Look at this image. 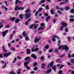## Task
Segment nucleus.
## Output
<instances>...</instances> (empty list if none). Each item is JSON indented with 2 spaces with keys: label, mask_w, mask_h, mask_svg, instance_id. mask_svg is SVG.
Segmentation results:
<instances>
[{
  "label": "nucleus",
  "mask_w": 74,
  "mask_h": 74,
  "mask_svg": "<svg viewBox=\"0 0 74 74\" xmlns=\"http://www.w3.org/2000/svg\"><path fill=\"white\" fill-rule=\"evenodd\" d=\"M18 3H21V1H19V0H16L15 1L16 4H18Z\"/></svg>",
  "instance_id": "nucleus-12"
},
{
  "label": "nucleus",
  "mask_w": 74,
  "mask_h": 74,
  "mask_svg": "<svg viewBox=\"0 0 74 74\" xmlns=\"http://www.w3.org/2000/svg\"><path fill=\"white\" fill-rule=\"evenodd\" d=\"M49 45H47L45 47V48H46V49H48V48H49Z\"/></svg>",
  "instance_id": "nucleus-42"
},
{
  "label": "nucleus",
  "mask_w": 74,
  "mask_h": 74,
  "mask_svg": "<svg viewBox=\"0 0 74 74\" xmlns=\"http://www.w3.org/2000/svg\"><path fill=\"white\" fill-rule=\"evenodd\" d=\"M37 63H36V62H35L34 63V66H37Z\"/></svg>",
  "instance_id": "nucleus-57"
},
{
  "label": "nucleus",
  "mask_w": 74,
  "mask_h": 74,
  "mask_svg": "<svg viewBox=\"0 0 74 74\" xmlns=\"http://www.w3.org/2000/svg\"><path fill=\"white\" fill-rule=\"evenodd\" d=\"M53 49H51L49 50V53L52 52H53Z\"/></svg>",
  "instance_id": "nucleus-35"
},
{
  "label": "nucleus",
  "mask_w": 74,
  "mask_h": 74,
  "mask_svg": "<svg viewBox=\"0 0 74 74\" xmlns=\"http://www.w3.org/2000/svg\"><path fill=\"white\" fill-rule=\"evenodd\" d=\"M0 58H3V54H0Z\"/></svg>",
  "instance_id": "nucleus-55"
},
{
  "label": "nucleus",
  "mask_w": 74,
  "mask_h": 74,
  "mask_svg": "<svg viewBox=\"0 0 74 74\" xmlns=\"http://www.w3.org/2000/svg\"><path fill=\"white\" fill-rule=\"evenodd\" d=\"M39 26V25L37 24H36H36H34V27L35 29H36L37 28V26Z\"/></svg>",
  "instance_id": "nucleus-16"
},
{
  "label": "nucleus",
  "mask_w": 74,
  "mask_h": 74,
  "mask_svg": "<svg viewBox=\"0 0 74 74\" xmlns=\"http://www.w3.org/2000/svg\"><path fill=\"white\" fill-rule=\"evenodd\" d=\"M11 50H12V51H15V49L13 48V47H12L11 48Z\"/></svg>",
  "instance_id": "nucleus-60"
},
{
  "label": "nucleus",
  "mask_w": 74,
  "mask_h": 74,
  "mask_svg": "<svg viewBox=\"0 0 74 74\" xmlns=\"http://www.w3.org/2000/svg\"><path fill=\"white\" fill-rule=\"evenodd\" d=\"M42 10V8H40L38 10V11L39 12H41V11Z\"/></svg>",
  "instance_id": "nucleus-20"
},
{
  "label": "nucleus",
  "mask_w": 74,
  "mask_h": 74,
  "mask_svg": "<svg viewBox=\"0 0 74 74\" xmlns=\"http://www.w3.org/2000/svg\"><path fill=\"white\" fill-rule=\"evenodd\" d=\"M23 14H21L20 15L19 17L20 19H23Z\"/></svg>",
  "instance_id": "nucleus-27"
},
{
  "label": "nucleus",
  "mask_w": 74,
  "mask_h": 74,
  "mask_svg": "<svg viewBox=\"0 0 74 74\" xmlns=\"http://www.w3.org/2000/svg\"><path fill=\"white\" fill-rule=\"evenodd\" d=\"M53 70L54 71H56V66L55 65H54L53 67Z\"/></svg>",
  "instance_id": "nucleus-24"
},
{
  "label": "nucleus",
  "mask_w": 74,
  "mask_h": 74,
  "mask_svg": "<svg viewBox=\"0 0 74 74\" xmlns=\"http://www.w3.org/2000/svg\"><path fill=\"white\" fill-rule=\"evenodd\" d=\"M25 37L26 41H28V40H29V37L27 36V35Z\"/></svg>",
  "instance_id": "nucleus-14"
},
{
  "label": "nucleus",
  "mask_w": 74,
  "mask_h": 74,
  "mask_svg": "<svg viewBox=\"0 0 74 74\" xmlns=\"http://www.w3.org/2000/svg\"><path fill=\"white\" fill-rule=\"evenodd\" d=\"M31 57L33 58L34 59H37V57L36 56V55L34 54H32Z\"/></svg>",
  "instance_id": "nucleus-9"
},
{
  "label": "nucleus",
  "mask_w": 74,
  "mask_h": 74,
  "mask_svg": "<svg viewBox=\"0 0 74 74\" xmlns=\"http://www.w3.org/2000/svg\"><path fill=\"white\" fill-rule=\"evenodd\" d=\"M62 48V50L65 49V51H68L69 50V47L67 45H65L64 46L61 45L58 48L59 50H60L61 48Z\"/></svg>",
  "instance_id": "nucleus-2"
},
{
  "label": "nucleus",
  "mask_w": 74,
  "mask_h": 74,
  "mask_svg": "<svg viewBox=\"0 0 74 74\" xmlns=\"http://www.w3.org/2000/svg\"><path fill=\"white\" fill-rule=\"evenodd\" d=\"M64 66V65H61L60 67V69H62V67H63Z\"/></svg>",
  "instance_id": "nucleus-45"
},
{
  "label": "nucleus",
  "mask_w": 74,
  "mask_h": 74,
  "mask_svg": "<svg viewBox=\"0 0 74 74\" xmlns=\"http://www.w3.org/2000/svg\"><path fill=\"white\" fill-rule=\"evenodd\" d=\"M38 11H37L36 13L35 14V16H37V14H38Z\"/></svg>",
  "instance_id": "nucleus-49"
},
{
  "label": "nucleus",
  "mask_w": 74,
  "mask_h": 74,
  "mask_svg": "<svg viewBox=\"0 0 74 74\" xmlns=\"http://www.w3.org/2000/svg\"><path fill=\"white\" fill-rule=\"evenodd\" d=\"M51 13L52 14H54V11H53V10H51Z\"/></svg>",
  "instance_id": "nucleus-30"
},
{
  "label": "nucleus",
  "mask_w": 74,
  "mask_h": 74,
  "mask_svg": "<svg viewBox=\"0 0 74 74\" xmlns=\"http://www.w3.org/2000/svg\"><path fill=\"white\" fill-rule=\"evenodd\" d=\"M45 27H40L38 28V30H42L44 29V28H45Z\"/></svg>",
  "instance_id": "nucleus-10"
},
{
  "label": "nucleus",
  "mask_w": 74,
  "mask_h": 74,
  "mask_svg": "<svg viewBox=\"0 0 74 74\" xmlns=\"http://www.w3.org/2000/svg\"><path fill=\"white\" fill-rule=\"evenodd\" d=\"M68 57L69 58H70L71 57V55H70V53L68 54Z\"/></svg>",
  "instance_id": "nucleus-63"
},
{
  "label": "nucleus",
  "mask_w": 74,
  "mask_h": 74,
  "mask_svg": "<svg viewBox=\"0 0 74 74\" xmlns=\"http://www.w3.org/2000/svg\"><path fill=\"white\" fill-rule=\"evenodd\" d=\"M52 40L53 41H56V40L55 38H54L53 37L52 38Z\"/></svg>",
  "instance_id": "nucleus-46"
},
{
  "label": "nucleus",
  "mask_w": 74,
  "mask_h": 74,
  "mask_svg": "<svg viewBox=\"0 0 74 74\" xmlns=\"http://www.w3.org/2000/svg\"><path fill=\"white\" fill-rule=\"evenodd\" d=\"M19 21V18H17V19H16L15 21V23H18Z\"/></svg>",
  "instance_id": "nucleus-22"
},
{
  "label": "nucleus",
  "mask_w": 74,
  "mask_h": 74,
  "mask_svg": "<svg viewBox=\"0 0 74 74\" xmlns=\"http://www.w3.org/2000/svg\"><path fill=\"white\" fill-rule=\"evenodd\" d=\"M26 68L27 69H30V67L28 66H27L26 67Z\"/></svg>",
  "instance_id": "nucleus-62"
},
{
  "label": "nucleus",
  "mask_w": 74,
  "mask_h": 74,
  "mask_svg": "<svg viewBox=\"0 0 74 74\" xmlns=\"http://www.w3.org/2000/svg\"><path fill=\"white\" fill-rule=\"evenodd\" d=\"M67 64L68 66H70V65H71V63H70L69 62H67Z\"/></svg>",
  "instance_id": "nucleus-56"
},
{
  "label": "nucleus",
  "mask_w": 74,
  "mask_h": 74,
  "mask_svg": "<svg viewBox=\"0 0 74 74\" xmlns=\"http://www.w3.org/2000/svg\"><path fill=\"white\" fill-rule=\"evenodd\" d=\"M13 36H14L13 34H11L10 36V39H11V38H12V37H13Z\"/></svg>",
  "instance_id": "nucleus-36"
},
{
  "label": "nucleus",
  "mask_w": 74,
  "mask_h": 74,
  "mask_svg": "<svg viewBox=\"0 0 74 74\" xmlns=\"http://www.w3.org/2000/svg\"><path fill=\"white\" fill-rule=\"evenodd\" d=\"M9 74H16V73L14 72V71H12L10 72Z\"/></svg>",
  "instance_id": "nucleus-23"
},
{
  "label": "nucleus",
  "mask_w": 74,
  "mask_h": 74,
  "mask_svg": "<svg viewBox=\"0 0 74 74\" xmlns=\"http://www.w3.org/2000/svg\"><path fill=\"white\" fill-rule=\"evenodd\" d=\"M25 60H29L30 61V57H27L25 59Z\"/></svg>",
  "instance_id": "nucleus-18"
},
{
  "label": "nucleus",
  "mask_w": 74,
  "mask_h": 74,
  "mask_svg": "<svg viewBox=\"0 0 74 74\" xmlns=\"http://www.w3.org/2000/svg\"><path fill=\"white\" fill-rule=\"evenodd\" d=\"M51 69H50L49 70H48V71H47L46 72L47 74H48L49 73H50L51 72Z\"/></svg>",
  "instance_id": "nucleus-29"
},
{
  "label": "nucleus",
  "mask_w": 74,
  "mask_h": 74,
  "mask_svg": "<svg viewBox=\"0 0 74 74\" xmlns=\"http://www.w3.org/2000/svg\"><path fill=\"white\" fill-rule=\"evenodd\" d=\"M38 55H41V53H42V51H39L38 52Z\"/></svg>",
  "instance_id": "nucleus-44"
},
{
  "label": "nucleus",
  "mask_w": 74,
  "mask_h": 74,
  "mask_svg": "<svg viewBox=\"0 0 74 74\" xmlns=\"http://www.w3.org/2000/svg\"><path fill=\"white\" fill-rule=\"evenodd\" d=\"M41 39V37H40L39 38H38V37H36L35 38V39L34 40V42L35 43H36L38 41H40V40Z\"/></svg>",
  "instance_id": "nucleus-3"
},
{
  "label": "nucleus",
  "mask_w": 74,
  "mask_h": 74,
  "mask_svg": "<svg viewBox=\"0 0 74 74\" xmlns=\"http://www.w3.org/2000/svg\"><path fill=\"white\" fill-rule=\"evenodd\" d=\"M65 31L66 32H68V28H66L65 29Z\"/></svg>",
  "instance_id": "nucleus-61"
},
{
  "label": "nucleus",
  "mask_w": 74,
  "mask_h": 74,
  "mask_svg": "<svg viewBox=\"0 0 74 74\" xmlns=\"http://www.w3.org/2000/svg\"><path fill=\"white\" fill-rule=\"evenodd\" d=\"M25 19H27L28 18H29V17H30L31 16V14H29V13H26L25 15Z\"/></svg>",
  "instance_id": "nucleus-4"
},
{
  "label": "nucleus",
  "mask_w": 74,
  "mask_h": 74,
  "mask_svg": "<svg viewBox=\"0 0 74 74\" xmlns=\"http://www.w3.org/2000/svg\"><path fill=\"white\" fill-rule=\"evenodd\" d=\"M11 54V52L8 53H6L5 54H3V55H4V57L7 58V56H8L10 55Z\"/></svg>",
  "instance_id": "nucleus-6"
},
{
  "label": "nucleus",
  "mask_w": 74,
  "mask_h": 74,
  "mask_svg": "<svg viewBox=\"0 0 74 74\" xmlns=\"http://www.w3.org/2000/svg\"><path fill=\"white\" fill-rule=\"evenodd\" d=\"M45 9L46 10H49V6H48V5H47L45 8Z\"/></svg>",
  "instance_id": "nucleus-33"
},
{
  "label": "nucleus",
  "mask_w": 74,
  "mask_h": 74,
  "mask_svg": "<svg viewBox=\"0 0 74 74\" xmlns=\"http://www.w3.org/2000/svg\"><path fill=\"white\" fill-rule=\"evenodd\" d=\"M71 56L72 58L74 57V54H72V55Z\"/></svg>",
  "instance_id": "nucleus-64"
},
{
  "label": "nucleus",
  "mask_w": 74,
  "mask_h": 74,
  "mask_svg": "<svg viewBox=\"0 0 74 74\" xmlns=\"http://www.w3.org/2000/svg\"><path fill=\"white\" fill-rule=\"evenodd\" d=\"M40 25L41 27L44 26H45V24L43 23H40Z\"/></svg>",
  "instance_id": "nucleus-40"
},
{
  "label": "nucleus",
  "mask_w": 74,
  "mask_h": 74,
  "mask_svg": "<svg viewBox=\"0 0 74 74\" xmlns=\"http://www.w3.org/2000/svg\"><path fill=\"white\" fill-rule=\"evenodd\" d=\"M44 57H42L40 59L42 61H44Z\"/></svg>",
  "instance_id": "nucleus-47"
},
{
  "label": "nucleus",
  "mask_w": 74,
  "mask_h": 74,
  "mask_svg": "<svg viewBox=\"0 0 74 74\" xmlns=\"http://www.w3.org/2000/svg\"><path fill=\"white\" fill-rule=\"evenodd\" d=\"M56 21V19H53V22L54 23H55Z\"/></svg>",
  "instance_id": "nucleus-43"
},
{
  "label": "nucleus",
  "mask_w": 74,
  "mask_h": 74,
  "mask_svg": "<svg viewBox=\"0 0 74 74\" xmlns=\"http://www.w3.org/2000/svg\"><path fill=\"white\" fill-rule=\"evenodd\" d=\"M33 47H34V48H37L38 47V45H35Z\"/></svg>",
  "instance_id": "nucleus-52"
},
{
  "label": "nucleus",
  "mask_w": 74,
  "mask_h": 74,
  "mask_svg": "<svg viewBox=\"0 0 74 74\" xmlns=\"http://www.w3.org/2000/svg\"><path fill=\"white\" fill-rule=\"evenodd\" d=\"M30 74H34V73H35V72H34V71H32L31 72H30Z\"/></svg>",
  "instance_id": "nucleus-50"
},
{
  "label": "nucleus",
  "mask_w": 74,
  "mask_h": 74,
  "mask_svg": "<svg viewBox=\"0 0 74 74\" xmlns=\"http://www.w3.org/2000/svg\"><path fill=\"white\" fill-rule=\"evenodd\" d=\"M69 9H70V7H69L66 6L65 8V10H66V11H68V10H69Z\"/></svg>",
  "instance_id": "nucleus-19"
},
{
  "label": "nucleus",
  "mask_w": 74,
  "mask_h": 74,
  "mask_svg": "<svg viewBox=\"0 0 74 74\" xmlns=\"http://www.w3.org/2000/svg\"><path fill=\"white\" fill-rule=\"evenodd\" d=\"M50 19V16H48L47 17L46 19V22H48V19Z\"/></svg>",
  "instance_id": "nucleus-28"
},
{
  "label": "nucleus",
  "mask_w": 74,
  "mask_h": 74,
  "mask_svg": "<svg viewBox=\"0 0 74 74\" xmlns=\"http://www.w3.org/2000/svg\"><path fill=\"white\" fill-rule=\"evenodd\" d=\"M68 39L69 41L70 42V36H68Z\"/></svg>",
  "instance_id": "nucleus-39"
},
{
  "label": "nucleus",
  "mask_w": 74,
  "mask_h": 74,
  "mask_svg": "<svg viewBox=\"0 0 74 74\" xmlns=\"http://www.w3.org/2000/svg\"><path fill=\"white\" fill-rule=\"evenodd\" d=\"M34 70H35V71H36V70H37V67H35L34 68Z\"/></svg>",
  "instance_id": "nucleus-48"
},
{
  "label": "nucleus",
  "mask_w": 74,
  "mask_h": 74,
  "mask_svg": "<svg viewBox=\"0 0 74 74\" xmlns=\"http://www.w3.org/2000/svg\"><path fill=\"white\" fill-rule=\"evenodd\" d=\"M8 32V30H5L4 32H2V36L4 37L6 35V34L7 32Z\"/></svg>",
  "instance_id": "nucleus-7"
},
{
  "label": "nucleus",
  "mask_w": 74,
  "mask_h": 74,
  "mask_svg": "<svg viewBox=\"0 0 74 74\" xmlns=\"http://www.w3.org/2000/svg\"><path fill=\"white\" fill-rule=\"evenodd\" d=\"M45 64L44 63L42 64L41 66L42 68V69H44V68L45 67Z\"/></svg>",
  "instance_id": "nucleus-21"
},
{
  "label": "nucleus",
  "mask_w": 74,
  "mask_h": 74,
  "mask_svg": "<svg viewBox=\"0 0 74 74\" xmlns=\"http://www.w3.org/2000/svg\"><path fill=\"white\" fill-rule=\"evenodd\" d=\"M61 25H62L61 26V27L60 29V30H62L64 27H66L67 26V24L66 23H64L63 22H62L61 23Z\"/></svg>",
  "instance_id": "nucleus-1"
},
{
  "label": "nucleus",
  "mask_w": 74,
  "mask_h": 74,
  "mask_svg": "<svg viewBox=\"0 0 74 74\" xmlns=\"http://www.w3.org/2000/svg\"><path fill=\"white\" fill-rule=\"evenodd\" d=\"M56 62H61V60H60L59 59H58L57 61H56Z\"/></svg>",
  "instance_id": "nucleus-41"
},
{
  "label": "nucleus",
  "mask_w": 74,
  "mask_h": 74,
  "mask_svg": "<svg viewBox=\"0 0 74 74\" xmlns=\"http://www.w3.org/2000/svg\"><path fill=\"white\" fill-rule=\"evenodd\" d=\"M29 10H28L25 11V12H26V13H27V12H29Z\"/></svg>",
  "instance_id": "nucleus-58"
},
{
  "label": "nucleus",
  "mask_w": 74,
  "mask_h": 74,
  "mask_svg": "<svg viewBox=\"0 0 74 74\" xmlns=\"http://www.w3.org/2000/svg\"><path fill=\"white\" fill-rule=\"evenodd\" d=\"M53 61H51V63H50V64H49L47 66V68L48 69L49 67V65L51 67H52V66H53Z\"/></svg>",
  "instance_id": "nucleus-8"
},
{
  "label": "nucleus",
  "mask_w": 74,
  "mask_h": 74,
  "mask_svg": "<svg viewBox=\"0 0 74 74\" xmlns=\"http://www.w3.org/2000/svg\"><path fill=\"white\" fill-rule=\"evenodd\" d=\"M27 54H30V50L29 49H27Z\"/></svg>",
  "instance_id": "nucleus-11"
},
{
  "label": "nucleus",
  "mask_w": 74,
  "mask_h": 74,
  "mask_svg": "<svg viewBox=\"0 0 74 74\" xmlns=\"http://www.w3.org/2000/svg\"><path fill=\"white\" fill-rule=\"evenodd\" d=\"M71 62L72 63H73V64H74V59H71Z\"/></svg>",
  "instance_id": "nucleus-37"
},
{
  "label": "nucleus",
  "mask_w": 74,
  "mask_h": 74,
  "mask_svg": "<svg viewBox=\"0 0 74 74\" xmlns=\"http://www.w3.org/2000/svg\"><path fill=\"white\" fill-rule=\"evenodd\" d=\"M15 18L13 17L10 18V19L11 21H15Z\"/></svg>",
  "instance_id": "nucleus-25"
},
{
  "label": "nucleus",
  "mask_w": 74,
  "mask_h": 74,
  "mask_svg": "<svg viewBox=\"0 0 74 74\" xmlns=\"http://www.w3.org/2000/svg\"><path fill=\"white\" fill-rule=\"evenodd\" d=\"M18 10H24V8L23 7H20L18 8Z\"/></svg>",
  "instance_id": "nucleus-38"
},
{
  "label": "nucleus",
  "mask_w": 74,
  "mask_h": 74,
  "mask_svg": "<svg viewBox=\"0 0 74 74\" xmlns=\"http://www.w3.org/2000/svg\"><path fill=\"white\" fill-rule=\"evenodd\" d=\"M23 36L24 37H26V36H27V34H26V32H23Z\"/></svg>",
  "instance_id": "nucleus-15"
},
{
  "label": "nucleus",
  "mask_w": 74,
  "mask_h": 74,
  "mask_svg": "<svg viewBox=\"0 0 74 74\" xmlns=\"http://www.w3.org/2000/svg\"><path fill=\"white\" fill-rule=\"evenodd\" d=\"M21 69H19L18 70V72H17V74H21Z\"/></svg>",
  "instance_id": "nucleus-32"
},
{
  "label": "nucleus",
  "mask_w": 74,
  "mask_h": 74,
  "mask_svg": "<svg viewBox=\"0 0 74 74\" xmlns=\"http://www.w3.org/2000/svg\"><path fill=\"white\" fill-rule=\"evenodd\" d=\"M19 10V6H17V7L15 8V10Z\"/></svg>",
  "instance_id": "nucleus-31"
},
{
  "label": "nucleus",
  "mask_w": 74,
  "mask_h": 74,
  "mask_svg": "<svg viewBox=\"0 0 74 74\" xmlns=\"http://www.w3.org/2000/svg\"><path fill=\"white\" fill-rule=\"evenodd\" d=\"M39 48H37L36 49H34V47H33L32 49V52H34V51H38Z\"/></svg>",
  "instance_id": "nucleus-5"
},
{
  "label": "nucleus",
  "mask_w": 74,
  "mask_h": 74,
  "mask_svg": "<svg viewBox=\"0 0 74 74\" xmlns=\"http://www.w3.org/2000/svg\"><path fill=\"white\" fill-rule=\"evenodd\" d=\"M17 58L18 59H21V57L19 56H17Z\"/></svg>",
  "instance_id": "nucleus-59"
},
{
  "label": "nucleus",
  "mask_w": 74,
  "mask_h": 74,
  "mask_svg": "<svg viewBox=\"0 0 74 74\" xmlns=\"http://www.w3.org/2000/svg\"><path fill=\"white\" fill-rule=\"evenodd\" d=\"M71 13H73V14H74V9H71Z\"/></svg>",
  "instance_id": "nucleus-34"
},
{
  "label": "nucleus",
  "mask_w": 74,
  "mask_h": 74,
  "mask_svg": "<svg viewBox=\"0 0 74 74\" xmlns=\"http://www.w3.org/2000/svg\"><path fill=\"white\" fill-rule=\"evenodd\" d=\"M70 20V21H71V22H74V19L71 18Z\"/></svg>",
  "instance_id": "nucleus-53"
},
{
  "label": "nucleus",
  "mask_w": 74,
  "mask_h": 74,
  "mask_svg": "<svg viewBox=\"0 0 74 74\" xmlns=\"http://www.w3.org/2000/svg\"><path fill=\"white\" fill-rule=\"evenodd\" d=\"M10 25H8L5 26V27L6 28H9V27H10Z\"/></svg>",
  "instance_id": "nucleus-51"
},
{
  "label": "nucleus",
  "mask_w": 74,
  "mask_h": 74,
  "mask_svg": "<svg viewBox=\"0 0 74 74\" xmlns=\"http://www.w3.org/2000/svg\"><path fill=\"white\" fill-rule=\"evenodd\" d=\"M54 51L56 52H59V51L57 48H56L54 50Z\"/></svg>",
  "instance_id": "nucleus-26"
},
{
  "label": "nucleus",
  "mask_w": 74,
  "mask_h": 74,
  "mask_svg": "<svg viewBox=\"0 0 74 74\" xmlns=\"http://www.w3.org/2000/svg\"><path fill=\"white\" fill-rule=\"evenodd\" d=\"M45 1V0H42L40 2H39V4H42L41 3H44Z\"/></svg>",
  "instance_id": "nucleus-13"
},
{
  "label": "nucleus",
  "mask_w": 74,
  "mask_h": 74,
  "mask_svg": "<svg viewBox=\"0 0 74 74\" xmlns=\"http://www.w3.org/2000/svg\"><path fill=\"white\" fill-rule=\"evenodd\" d=\"M28 64V62H25L24 63V65L25 67L27 66Z\"/></svg>",
  "instance_id": "nucleus-17"
},
{
  "label": "nucleus",
  "mask_w": 74,
  "mask_h": 74,
  "mask_svg": "<svg viewBox=\"0 0 74 74\" xmlns=\"http://www.w3.org/2000/svg\"><path fill=\"white\" fill-rule=\"evenodd\" d=\"M16 58H15L13 62V63H14V62H16Z\"/></svg>",
  "instance_id": "nucleus-54"
}]
</instances>
